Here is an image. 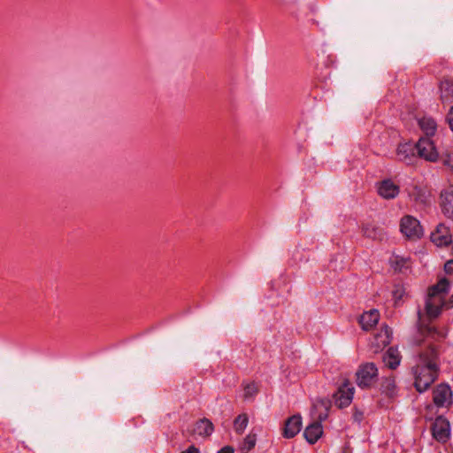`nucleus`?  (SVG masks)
<instances>
[{
    "label": "nucleus",
    "mask_w": 453,
    "mask_h": 453,
    "mask_svg": "<svg viewBox=\"0 0 453 453\" xmlns=\"http://www.w3.org/2000/svg\"><path fill=\"white\" fill-rule=\"evenodd\" d=\"M448 309L453 308V295L449 297V301L447 302Z\"/></svg>",
    "instance_id": "nucleus-33"
},
{
    "label": "nucleus",
    "mask_w": 453,
    "mask_h": 453,
    "mask_svg": "<svg viewBox=\"0 0 453 453\" xmlns=\"http://www.w3.org/2000/svg\"><path fill=\"white\" fill-rule=\"evenodd\" d=\"M400 229L409 239H419L423 235V228L419 221L410 215L401 219Z\"/></svg>",
    "instance_id": "nucleus-6"
},
{
    "label": "nucleus",
    "mask_w": 453,
    "mask_h": 453,
    "mask_svg": "<svg viewBox=\"0 0 453 453\" xmlns=\"http://www.w3.org/2000/svg\"><path fill=\"white\" fill-rule=\"evenodd\" d=\"M431 241L439 247L448 246L452 242L450 229L443 223H440L431 234Z\"/></svg>",
    "instance_id": "nucleus-10"
},
{
    "label": "nucleus",
    "mask_w": 453,
    "mask_h": 453,
    "mask_svg": "<svg viewBox=\"0 0 453 453\" xmlns=\"http://www.w3.org/2000/svg\"><path fill=\"white\" fill-rule=\"evenodd\" d=\"M355 388L350 382L345 381L334 394L335 404L339 408L349 406L353 399Z\"/></svg>",
    "instance_id": "nucleus-9"
},
{
    "label": "nucleus",
    "mask_w": 453,
    "mask_h": 453,
    "mask_svg": "<svg viewBox=\"0 0 453 453\" xmlns=\"http://www.w3.org/2000/svg\"><path fill=\"white\" fill-rule=\"evenodd\" d=\"M444 165L453 167V159L450 156H449L448 159L444 160Z\"/></svg>",
    "instance_id": "nucleus-31"
},
{
    "label": "nucleus",
    "mask_w": 453,
    "mask_h": 453,
    "mask_svg": "<svg viewBox=\"0 0 453 453\" xmlns=\"http://www.w3.org/2000/svg\"><path fill=\"white\" fill-rule=\"evenodd\" d=\"M354 418H355V420H357V421H361V419H362V413H361V412H357H357L354 414Z\"/></svg>",
    "instance_id": "nucleus-32"
},
{
    "label": "nucleus",
    "mask_w": 453,
    "mask_h": 453,
    "mask_svg": "<svg viewBox=\"0 0 453 453\" xmlns=\"http://www.w3.org/2000/svg\"><path fill=\"white\" fill-rule=\"evenodd\" d=\"M383 362L390 369H395L401 362L397 349L389 348L383 355Z\"/></svg>",
    "instance_id": "nucleus-20"
},
{
    "label": "nucleus",
    "mask_w": 453,
    "mask_h": 453,
    "mask_svg": "<svg viewBox=\"0 0 453 453\" xmlns=\"http://www.w3.org/2000/svg\"><path fill=\"white\" fill-rule=\"evenodd\" d=\"M449 289L450 282L446 278L441 279L437 284L428 288L425 311L429 319H433L439 317L444 306L448 309L445 296L449 293Z\"/></svg>",
    "instance_id": "nucleus-2"
},
{
    "label": "nucleus",
    "mask_w": 453,
    "mask_h": 453,
    "mask_svg": "<svg viewBox=\"0 0 453 453\" xmlns=\"http://www.w3.org/2000/svg\"><path fill=\"white\" fill-rule=\"evenodd\" d=\"M378 368L373 363H365L357 369V384L362 388H370L378 378Z\"/></svg>",
    "instance_id": "nucleus-4"
},
{
    "label": "nucleus",
    "mask_w": 453,
    "mask_h": 453,
    "mask_svg": "<svg viewBox=\"0 0 453 453\" xmlns=\"http://www.w3.org/2000/svg\"><path fill=\"white\" fill-rule=\"evenodd\" d=\"M412 371L416 389L420 393L427 390L437 379L440 371L437 347L432 346L422 350Z\"/></svg>",
    "instance_id": "nucleus-1"
},
{
    "label": "nucleus",
    "mask_w": 453,
    "mask_h": 453,
    "mask_svg": "<svg viewBox=\"0 0 453 453\" xmlns=\"http://www.w3.org/2000/svg\"><path fill=\"white\" fill-rule=\"evenodd\" d=\"M447 122L449 123V126L453 132V105L450 107L448 114H447Z\"/></svg>",
    "instance_id": "nucleus-26"
},
{
    "label": "nucleus",
    "mask_w": 453,
    "mask_h": 453,
    "mask_svg": "<svg viewBox=\"0 0 453 453\" xmlns=\"http://www.w3.org/2000/svg\"><path fill=\"white\" fill-rule=\"evenodd\" d=\"M257 442V435L255 434L250 433L243 440L242 444L241 445V451L242 453H248L251 450Z\"/></svg>",
    "instance_id": "nucleus-22"
},
{
    "label": "nucleus",
    "mask_w": 453,
    "mask_h": 453,
    "mask_svg": "<svg viewBox=\"0 0 453 453\" xmlns=\"http://www.w3.org/2000/svg\"><path fill=\"white\" fill-rule=\"evenodd\" d=\"M380 392L389 398H393L397 395V387L395 378H383L380 382Z\"/></svg>",
    "instance_id": "nucleus-19"
},
{
    "label": "nucleus",
    "mask_w": 453,
    "mask_h": 453,
    "mask_svg": "<svg viewBox=\"0 0 453 453\" xmlns=\"http://www.w3.org/2000/svg\"><path fill=\"white\" fill-rule=\"evenodd\" d=\"M302 427V418L300 415H294L287 419L283 429V436L290 439L295 437Z\"/></svg>",
    "instance_id": "nucleus-14"
},
{
    "label": "nucleus",
    "mask_w": 453,
    "mask_h": 453,
    "mask_svg": "<svg viewBox=\"0 0 453 453\" xmlns=\"http://www.w3.org/2000/svg\"><path fill=\"white\" fill-rule=\"evenodd\" d=\"M418 124L419 128L425 134L426 137L428 138L434 136L438 128L436 120L428 115H424L418 119Z\"/></svg>",
    "instance_id": "nucleus-15"
},
{
    "label": "nucleus",
    "mask_w": 453,
    "mask_h": 453,
    "mask_svg": "<svg viewBox=\"0 0 453 453\" xmlns=\"http://www.w3.org/2000/svg\"><path fill=\"white\" fill-rule=\"evenodd\" d=\"M218 453H234V449L230 446H226L219 449Z\"/></svg>",
    "instance_id": "nucleus-30"
},
{
    "label": "nucleus",
    "mask_w": 453,
    "mask_h": 453,
    "mask_svg": "<svg viewBox=\"0 0 453 453\" xmlns=\"http://www.w3.org/2000/svg\"><path fill=\"white\" fill-rule=\"evenodd\" d=\"M314 408L315 409L323 408L324 412H320L317 417L318 420L310 424L305 428V430L303 432V435H304L305 439L311 444H314L321 437V435L323 434V427H322L321 422L323 420L326 419L327 415H328L327 414L328 409H327L326 404L324 402L320 401V402L317 403L314 405Z\"/></svg>",
    "instance_id": "nucleus-3"
},
{
    "label": "nucleus",
    "mask_w": 453,
    "mask_h": 453,
    "mask_svg": "<svg viewBox=\"0 0 453 453\" xmlns=\"http://www.w3.org/2000/svg\"><path fill=\"white\" fill-rule=\"evenodd\" d=\"M441 337H445V336H446V334H441Z\"/></svg>",
    "instance_id": "nucleus-34"
},
{
    "label": "nucleus",
    "mask_w": 453,
    "mask_h": 453,
    "mask_svg": "<svg viewBox=\"0 0 453 453\" xmlns=\"http://www.w3.org/2000/svg\"><path fill=\"white\" fill-rule=\"evenodd\" d=\"M452 392L446 384L438 385L433 392L434 403L437 407H446L451 403Z\"/></svg>",
    "instance_id": "nucleus-11"
},
{
    "label": "nucleus",
    "mask_w": 453,
    "mask_h": 453,
    "mask_svg": "<svg viewBox=\"0 0 453 453\" xmlns=\"http://www.w3.org/2000/svg\"><path fill=\"white\" fill-rule=\"evenodd\" d=\"M433 437L440 442H446L450 435L449 422L443 417L435 418L432 425Z\"/></svg>",
    "instance_id": "nucleus-7"
},
{
    "label": "nucleus",
    "mask_w": 453,
    "mask_h": 453,
    "mask_svg": "<svg viewBox=\"0 0 453 453\" xmlns=\"http://www.w3.org/2000/svg\"><path fill=\"white\" fill-rule=\"evenodd\" d=\"M439 91L442 104H449L453 102V82L451 81H441L439 86Z\"/></svg>",
    "instance_id": "nucleus-18"
},
{
    "label": "nucleus",
    "mask_w": 453,
    "mask_h": 453,
    "mask_svg": "<svg viewBox=\"0 0 453 453\" xmlns=\"http://www.w3.org/2000/svg\"><path fill=\"white\" fill-rule=\"evenodd\" d=\"M390 337H391V330L389 327L386 326L385 327V338L383 340H381V342L384 345L388 344L390 342Z\"/></svg>",
    "instance_id": "nucleus-27"
},
{
    "label": "nucleus",
    "mask_w": 453,
    "mask_h": 453,
    "mask_svg": "<svg viewBox=\"0 0 453 453\" xmlns=\"http://www.w3.org/2000/svg\"><path fill=\"white\" fill-rule=\"evenodd\" d=\"M180 453H200L199 449L192 445L189 446L186 450L181 451Z\"/></svg>",
    "instance_id": "nucleus-29"
},
{
    "label": "nucleus",
    "mask_w": 453,
    "mask_h": 453,
    "mask_svg": "<svg viewBox=\"0 0 453 453\" xmlns=\"http://www.w3.org/2000/svg\"><path fill=\"white\" fill-rule=\"evenodd\" d=\"M444 271L449 274L453 273V259H450L445 263Z\"/></svg>",
    "instance_id": "nucleus-28"
},
{
    "label": "nucleus",
    "mask_w": 453,
    "mask_h": 453,
    "mask_svg": "<svg viewBox=\"0 0 453 453\" xmlns=\"http://www.w3.org/2000/svg\"><path fill=\"white\" fill-rule=\"evenodd\" d=\"M213 431L214 426L212 422L210 419L203 418L196 422L193 434L201 437H208L213 433Z\"/></svg>",
    "instance_id": "nucleus-17"
},
{
    "label": "nucleus",
    "mask_w": 453,
    "mask_h": 453,
    "mask_svg": "<svg viewBox=\"0 0 453 453\" xmlns=\"http://www.w3.org/2000/svg\"><path fill=\"white\" fill-rule=\"evenodd\" d=\"M249 423L248 415L245 413L238 415L234 420V428L238 434H243Z\"/></svg>",
    "instance_id": "nucleus-21"
},
{
    "label": "nucleus",
    "mask_w": 453,
    "mask_h": 453,
    "mask_svg": "<svg viewBox=\"0 0 453 453\" xmlns=\"http://www.w3.org/2000/svg\"><path fill=\"white\" fill-rule=\"evenodd\" d=\"M418 156L429 162H436L439 152L434 142L428 137H420L416 143Z\"/></svg>",
    "instance_id": "nucleus-5"
},
{
    "label": "nucleus",
    "mask_w": 453,
    "mask_h": 453,
    "mask_svg": "<svg viewBox=\"0 0 453 453\" xmlns=\"http://www.w3.org/2000/svg\"><path fill=\"white\" fill-rule=\"evenodd\" d=\"M243 390H244V398L246 400H250V399L253 398L256 395V394L257 393V386L254 382L247 383L243 386Z\"/></svg>",
    "instance_id": "nucleus-24"
},
{
    "label": "nucleus",
    "mask_w": 453,
    "mask_h": 453,
    "mask_svg": "<svg viewBox=\"0 0 453 453\" xmlns=\"http://www.w3.org/2000/svg\"><path fill=\"white\" fill-rule=\"evenodd\" d=\"M405 295V290L403 286L396 285L392 292V296L395 302V305H399L400 302Z\"/></svg>",
    "instance_id": "nucleus-25"
},
{
    "label": "nucleus",
    "mask_w": 453,
    "mask_h": 453,
    "mask_svg": "<svg viewBox=\"0 0 453 453\" xmlns=\"http://www.w3.org/2000/svg\"><path fill=\"white\" fill-rule=\"evenodd\" d=\"M441 209L443 215L453 220V186H449L441 192Z\"/></svg>",
    "instance_id": "nucleus-12"
},
{
    "label": "nucleus",
    "mask_w": 453,
    "mask_h": 453,
    "mask_svg": "<svg viewBox=\"0 0 453 453\" xmlns=\"http://www.w3.org/2000/svg\"><path fill=\"white\" fill-rule=\"evenodd\" d=\"M396 156L399 161L410 165L417 159V147L412 142L400 143L396 149Z\"/></svg>",
    "instance_id": "nucleus-8"
},
{
    "label": "nucleus",
    "mask_w": 453,
    "mask_h": 453,
    "mask_svg": "<svg viewBox=\"0 0 453 453\" xmlns=\"http://www.w3.org/2000/svg\"><path fill=\"white\" fill-rule=\"evenodd\" d=\"M378 194L385 199H393L399 194V187L392 180H383L378 183Z\"/></svg>",
    "instance_id": "nucleus-13"
},
{
    "label": "nucleus",
    "mask_w": 453,
    "mask_h": 453,
    "mask_svg": "<svg viewBox=\"0 0 453 453\" xmlns=\"http://www.w3.org/2000/svg\"><path fill=\"white\" fill-rule=\"evenodd\" d=\"M362 232L365 236L371 239H376L380 237V229L372 224L364 225L362 227Z\"/></svg>",
    "instance_id": "nucleus-23"
},
{
    "label": "nucleus",
    "mask_w": 453,
    "mask_h": 453,
    "mask_svg": "<svg viewBox=\"0 0 453 453\" xmlns=\"http://www.w3.org/2000/svg\"><path fill=\"white\" fill-rule=\"evenodd\" d=\"M380 313L377 310L372 309L364 312L359 319V324L362 329L369 331L372 329L379 322Z\"/></svg>",
    "instance_id": "nucleus-16"
}]
</instances>
